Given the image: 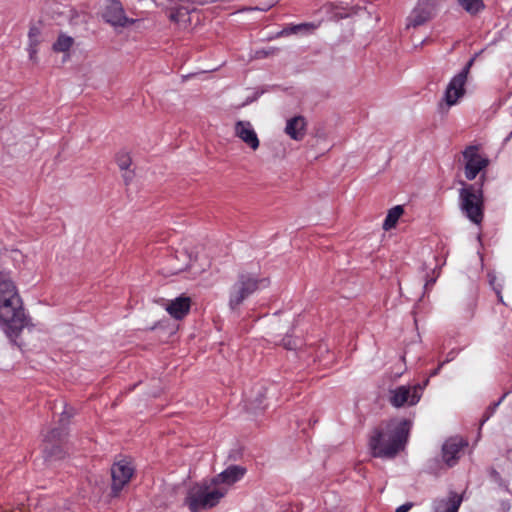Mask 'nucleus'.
<instances>
[{
    "label": "nucleus",
    "mask_w": 512,
    "mask_h": 512,
    "mask_svg": "<svg viewBox=\"0 0 512 512\" xmlns=\"http://www.w3.org/2000/svg\"><path fill=\"white\" fill-rule=\"evenodd\" d=\"M411 422L393 419L376 429L370 437L369 446L374 457L393 458L407 441Z\"/></svg>",
    "instance_id": "nucleus-1"
},
{
    "label": "nucleus",
    "mask_w": 512,
    "mask_h": 512,
    "mask_svg": "<svg viewBox=\"0 0 512 512\" xmlns=\"http://www.w3.org/2000/svg\"><path fill=\"white\" fill-rule=\"evenodd\" d=\"M0 323L11 333L24 327L21 298L10 272L0 266Z\"/></svg>",
    "instance_id": "nucleus-2"
},
{
    "label": "nucleus",
    "mask_w": 512,
    "mask_h": 512,
    "mask_svg": "<svg viewBox=\"0 0 512 512\" xmlns=\"http://www.w3.org/2000/svg\"><path fill=\"white\" fill-rule=\"evenodd\" d=\"M225 496L226 488L211 479L192 486L187 492L185 504L191 512H199L215 507Z\"/></svg>",
    "instance_id": "nucleus-3"
},
{
    "label": "nucleus",
    "mask_w": 512,
    "mask_h": 512,
    "mask_svg": "<svg viewBox=\"0 0 512 512\" xmlns=\"http://www.w3.org/2000/svg\"><path fill=\"white\" fill-rule=\"evenodd\" d=\"M270 281L268 278L260 277L255 272L242 271L237 280L231 286L229 291V306L231 309L237 308L243 301L259 289L268 287Z\"/></svg>",
    "instance_id": "nucleus-4"
},
{
    "label": "nucleus",
    "mask_w": 512,
    "mask_h": 512,
    "mask_svg": "<svg viewBox=\"0 0 512 512\" xmlns=\"http://www.w3.org/2000/svg\"><path fill=\"white\" fill-rule=\"evenodd\" d=\"M459 191L460 208L467 218L480 224L483 220V193L480 188L476 189L473 185H466Z\"/></svg>",
    "instance_id": "nucleus-5"
},
{
    "label": "nucleus",
    "mask_w": 512,
    "mask_h": 512,
    "mask_svg": "<svg viewBox=\"0 0 512 512\" xmlns=\"http://www.w3.org/2000/svg\"><path fill=\"white\" fill-rule=\"evenodd\" d=\"M424 385H402L389 391V402L395 408L416 405L421 397Z\"/></svg>",
    "instance_id": "nucleus-6"
},
{
    "label": "nucleus",
    "mask_w": 512,
    "mask_h": 512,
    "mask_svg": "<svg viewBox=\"0 0 512 512\" xmlns=\"http://www.w3.org/2000/svg\"><path fill=\"white\" fill-rule=\"evenodd\" d=\"M472 63L473 60H470L467 65L449 81L442 99L443 104L447 108L456 105L465 95V84Z\"/></svg>",
    "instance_id": "nucleus-7"
},
{
    "label": "nucleus",
    "mask_w": 512,
    "mask_h": 512,
    "mask_svg": "<svg viewBox=\"0 0 512 512\" xmlns=\"http://www.w3.org/2000/svg\"><path fill=\"white\" fill-rule=\"evenodd\" d=\"M134 466L127 459L116 461L111 467V496L117 497L134 475Z\"/></svg>",
    "instance_id": "nucleus-8"
},
{
    "label": "nucleus",
    "mask_w": 512,
    "mask_h": 512,
    "mask_svg": "<svg viewBox=\"0 0 512 512\" xmlns=\"http://www.w3.org/2000/svg\"><path fill=\"white\" fill-rule=\"evenodd\" d=\"M463 158L465 177L468 180L475 179L489 164V160L479 153V147L476 145L467 146L463 151Z\"/></svg>",
    "instance_id": "nucleus-9"
},
{
    "label": "nucleus",
    "mask_w": 512,
    "mask_h": 512,
    "mask_svg": "<svg viewBox=\"0 0 512 512\" xmlns=\"http://www.w3.org/2000/svg\"><path fill=\"white\" fill-rule=\"evenodd\" d=\"M436 10V8L432 7L428 3H425L423 0H418L417 5L407 17L406 27H418L425 24L427 21L432 19L436 13Z\"/></svg>",
    "instance_id": "nucleus-10"
},
{
    "label": "nucleus",
    "mask_w": 512,
    "mask_h": 512,
    "mask_svg": "<svg viewBox=\"0 0 512 512\" xmlns=\"http://www.w3.org/2000/svg\"><path fill=\"white\" fill-rule=\"evenodd\" d=\"M103 17L112 26H126L135 22L133 19H129L124 12L122 4L118 0H111L109 5L106 7Z\"/></svg>",
    "instance_id": "nucleus-11"
},
{
    "label": "nucleus",
    "mask_w": 512,
    "mask_h": 512,
    "mask_svg": "<svg viewBox=\"0 0 512 512\" xmlns=\"http://www.w3.org/2000/svg\"><path fill=\"white\" fill-rule=\"evenodd\" d=\"M246 474V468L240 465H230L224 471L217 474L212 479L214 483H217L221 487L226 488V494L229 491V488L241 480Z\"/></svg>",
    "instance_id": "nucleus-12"
},
{
    "label": "nucleus",
    "mask_w": 512,
    "mask_h": 512,
    "mask_svg": "<svg viewBox=\"0 0 512 512\" xmlns=\"http://www.w3.org/2000/svg\"><path fill=\"white\" fill-rule=\"evenodd\" d=\"M234 133L252 150H257L259 148V138L249 121H237L234 126Z\"/></svg>",
    "instance_id": "nucleus-13"
},
{
    "label": "nucleus",
    "mask_w": 512,
    "mask_h": 512,
    "mask_svg": "<svg viewBox=\"0 0 512 512\" xmlns=\"http://www.w3.org/2000/svg\"><path fill=\"white\" fill-rule=\"evenodd\" d=\"M466 445L467 443L461 438H451L447 440L442 447L444 462L449 467L455 465L459 459L460 452Z\"/></svg>",
    "instance_id": "nucleus-14"
},
{
    "label": "nucleus",
    "mask_w": 512,
    "mask_h": 512,
    "mask_svg": "<svg viewBox=\"0 0 512 512\" xmlns=\"http://www.w3.org/2000/svg\"><path fill=\"white\" fill-rule=\"evenodd\" d=\"M307 121L301 116H294L286 121L284 132L295 141H301L306 135Z\"/></svg>",
    "instance_id": "nucleus-15"
},
{
    "label": "nucleus",
    "mask_w": 512,
    "mask_h": 512,
    "mask_svg": "<svg viewBox=\"0 0 512 512\" xmlns=\"http://www.w3.org/2000/svg\"><path fill=\"white\" fill-rule=\"evenodd\" d=\"M191 306V299L190 297L181 295L171 301L166 305V311L170 314L171 317L175 319H182L184 318Z\"/></svg>",
    "instance_id": "nucleus-16"
},
{
    "label": "nucleus",
    "mask_w": 512,
    "mask_h": 512,
    "mask_svg": "<svg viewBox=\"0 0 512 512\" xmlns=\"http://www.w3.org/2000/svg\"><path fill=\"white\" fill-rule=\"evenodd\" d=\"M462 497L456 492H450L447 498L436 499L433 502V512H458Z\"/></svg>",
    "instance_id": "nucleus-17"
},
{
    "label": "nucleus",
    "mask_w": 512,
    "mask_h": 512,
    "mask_svg": "<svg viewBox=\"0 0 512 512\" xmlns=\"http://www.w3.org/2000/svg\"><path fill=\"white\" fill-rule=\"evenodd\" d=\"M59 434L58 431L53 430L47 436L44 445V457L48 462H53L58 459H62L64 457V451L58 444H54L51 442V439H54Z\"/></svg>",
    "instance_id": "nucleus-18"
},
{
    "label": "nucleus",
    "mask_w": 512,
    "mask_h": 512,
    "mask_svg": "<svg viewBox=\"0 0 512 512\" xmlns=\"http://www.w3.org/2000/svg\"><path fill=\"white\" fill-rule=\"evenodd\" d=\"M403 212H404L403 207L400 205H397V206L391 208L388 211L387 216L383 222V229L385 231H388V230L394 228L396 223L398 222L399 218L403 214Z\"/></svg>",
    "instance_id": "nucleus-19"
},
{
    "label": "nucleus",
    "mask_w": 512,
    "mask_h": 512,
    "mask_svg": "<svg viewBox=\"0 0 512 512\" xmlns=\"http://www.w3.org/2000/svg\"><path fill=\"white\" fill-rule=\"evenodd\" d=\"M317 28L316 24L313 23H303L299 25H294L290 28H285L277 33V37L289 35V34H296L300 31H306V32H312Z\"/></svg>",
    "instance_id": "nucleus-20"
},
{
    "label": "nucleus",
    "mask_w": 512,
    "mask_h": 512,
    "mask_svg": "<svg viewBox=\"0 0 512 512\" xmlns=\"http://www.w3.org/2000/svg\"><path fill=\"white\" fill-rule=\"evenodd\" d=\"M459 4L470 14H476L484 9L483 0H459Z\"/></svg>",
    "instance_id": "nucleus-21"
},
{
    "label": "nucleus",
    "mask_w": 512,
    "mask_h": 512,
    "mask_svg": "<svg viewBox=\"0 0 512 512\" xmlns=\"http://www.w3.org/2000/svg\"><path fill=\"white\" fill-rule=\"evenodd\" d=\"M74 40L72 37L61 35L58 40L54 43L53 49L57 52H65L70 49Z\"/></svg>",
    "instance_id": "nucleus-22"
},
{
    "label": "nucleus",
    "mask_w": 512,
    "mask_h": 512,
    "mask_svg": "<svg viewBox=\"0 0 512 512\" xmlns=\"http://www.w3.org/2000/svg\"><path fill=\"white\" fill-rule=\"evenodd\" d=\"M131 163V157L127 152H121L117 155V164L121 170H127Z\"/></svg>",
    "instance_id": "nucleus-23"
},
{
    "label": "nucleus",
    "mask_w": 512,
    "mask_h": 512,
    "mask_svg": "<svg viewBox=\"0 0 512 512\" xmlns=\"http://www.w3.org/2000/svg\"><path fill=\"white\" fill-rule=\"evenodd\" d=\"M488 277H489V283L492 286V288L495 290V292L497 293L498 299L500 301H502V295H501V288L502 287H501L500 284H496V280H497L496 276L491 274V273H489Z\"/></svg>",
    "instance_id": "nucleus-24"
},
{
    "label": "nucleus",
    "mask_w": 512,
    "mask_h": 512,
    "mask_svg": "<svg viewBox=\"0 0 512 512\" xmlns=\"http://www.w3.org/2000/svg\"><path fill=\"white\" fill-rule=\"evenodd\" d=\"M502 399H503V398H501L499 401H497V402H495V403L491 404V405L487 408V410H486V412H485V414H484V419H483L482 423H483V422H485V421H487V420H488V419H489V418H490V417L495 413V411H496L497 407L500 405V403H501Z\"/></svg>",
    "instance_id": "nucleus-25"
},
{
    "label": "nucleus",
    "mask_w": 512,
    "mask_h": 512,
    "mask_svg": "<svg viewBox=\"0 0 512 512\" xmlns=\"http://www.w3.org/2000/svg\"><path fill=\"white\" fill-rule=\"evenodd\" d=\"M74 415V410L73 408H66L63 412H62V415H61V419L60 421L62 423H67L68 420Z\"/></svg>",
    "instance_id": "nucleus-26"
},
{
    "label": "nucleus",
    "mask_w": 512,
    "mask_h": 512,
    "mask_svg": "<svg viewBox=\"0 0 512 512\" xmlns=\"http://www.w3.org/2000/svg\"><path fill=\"white\" fill-rule=\"evenodd\" d=\"M40 35V32L38 30V28H31L30 31H29V39H30V42H35L38 43V36Z\"/></svg>",
    "instance_id": "nucleus-27"
},
{
    "label": "nucleus",
    "mask_w": 512,
    "mask_h": 512,
    "mask_svg": "<svg viewBox=\"0 0 512 512\" xmlns=\"http://www.w3.org/2000/svg\"><path fill=\"white\" fill-rule=\"evenodd\" d=\"M189 267L188 264L185 265H179V266H173L170 270L171 274H178L184 270H186Z\"/></svg>",
    "instance_id": "nucleus-28"
},
{
    "label": "nucleus",
    "mask_w": 512,
    "mask_h": 512,
    "mask_svg": "<svg viewBox=\"0 0 512 512\" xmlns=\"http://www.w3.org/2000/svg\"><path fill=\"white\" fill-rule=\"evenodd\" d=\"M36 46H37V43L36 41L35 42H30V46H29V53H30V58L31 59H34V56L35 54L37 53V49H36Z\"/></svg>",
    "instance_id": "nucleus-29"
},
{
    "label": "nucleus",
    "mask_w": 512,
    "mask_h": 512,
    "mask_svg": "<svg viewBox=\"0 0 512 512\" xmlns=\"http://www.w3.org/2000/svg\"><path fill=\"white\" fill-rule=\"evenodd\" d=\"M283 344H284L285 348H287V349H294L296 347L295 341L290 338L284 339Z\"/></svg>",
    "instance_id": "nucleus-30"
},
{
    "label": "nucleus",
    "mask_w": 512,
    "mask_h": 512,
    "mask_svg": "<svg viewBox=\"0 0 512 512\" xmlns=\"http://www.w3.org/2000/svg\"><path fill=\"white\" fill-rule=\"evenodd\" d=\"M412 507V503H405L396 509V512H408Z\"/></svg>",
    "instance_id": "nucleus-31"
},
{
    "label": "nucleus",
    "mask_w": 512,
    "mask_h": 512,
    "mask_svg": "<svg viewBox=\"0 0 512 512\" xmlns=\"http://www.w3.org/2000/svg\"><path fill=\"white\" fill-rule=\"evenodd\" d=\"M423 1H424L425 3L430 4L432 7H434V8H436V9H437V8H438V6H439V4H440V2H441L442 0H423Z\"/></svg>",
    "instance_id": "nucleus-32"
},
{
    "label": "nucleus",
    "mask_w": 512,
    "mask_h": 512,
    "mask_svg": "<svg viewBox=\"0 0 512 512\" xmlns=\"http://www.w3.org/2000/svg\"><path fill=\"white\" fill-rule=\"evenodd\" d=\"M448 361H449V359H447L446 361L442 362V363H441V364H440V365H439V366H438V367H437V368H436V369L431 373V375H432V376L436 375V374L440 371V369H441V367L443 366V364H444V363H446V362H448Z\"/></svg>",
    "instance_id": "nucleus-33"
},
{
    "label": "nucleus",
    "mask_w": 512,
    "mask_h": 512,
    "mask_svg": "<svg viewBox=\"0 0 512 512\" xmlns=\"http://www.w3.org/2000/svg\"><path fill=\"white\" fill-rule=\"evenodd\" d=\"M159 5H166L171 3L173 0H155Z\"/></svg>",
    "instance_id": "nucleus-34"
},
{
    "label": "nucleus",
    "mask_w": 512,
    "mask_h": 512,
    "mask_svg": "<svg viewBox=\"0 0 512 512\" xmlns=\"http://www.w3.org/2000/svg\"><path fill=\"white\" fill-rule=\"evenodd\" d=\"M262 397H264V395L261 394L260 397H257L256 399L259 402V404L262 403Z\"/></svg>",
    "instance_id": "nucleus-35"
},
{
    "label": "nucleus",
    "mask_w": 512,
    "mask_h": 512,
    "mask_svg": "<svg viewBox=\"0 0 512 512\" xmlns=\"http://www.w3.org/2000/svg\"><path fill=\"white\" fill-rule=\"evenodd\" d=\"M170 19H171V20H173V21H175V20H176V16H175V14H173V13H172V14L170 15Z\"/></svg>",
    "instance_id": "nucleus-36"
},
{
    "label": "nucleus",
    "mask_w": 512,
    "mask_h": 512,
    "mask_svg": "<svg viewBox=\"0 0 512 512\" xmlns=\"http://www.w3.org/2000/svg\"><path fill=\"white\" fill-rule=\"evenodd\" d=\"M180 256H182L183 258H187V255L183 252L180 253Z\"/></svg>",
    "instance_id": "nucleus-37"
}]
</instances>
